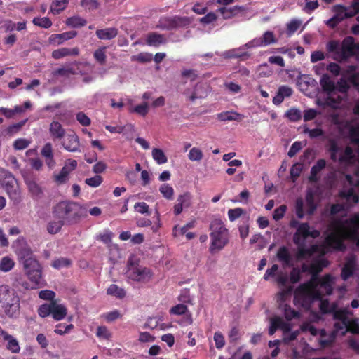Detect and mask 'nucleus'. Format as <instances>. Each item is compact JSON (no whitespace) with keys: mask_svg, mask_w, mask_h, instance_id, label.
I'll use <instances>...</instances> for the list:
<instances>
[{"mask_svg":"<svg viewBox=\"0 0 359 359\" xmlns=\"http://www.w3.org/2000/svg\"><path fill=\"white\" fill-rule=\"evenodd\" d=\"M328 230L330 232L323 242L325 248L342 252L346 250L344 240L355 241L359 247V213H355L344 220L332 221Z\"/></svg>","mask_w":359,"mask_h":359,"instance_id":"1","label":"nucleus"},{"mask_svg":"<svg viewBox=\"0 0 359 359\" xmlns=\"http://www.w3.org/2000/svg\"><path fill=\"white\" fill-rule=\"evenodd\" d=\"M53 213L67 225L77 224L88 216V211L85 207L72 201L59 202L55 206Z\"/></svg>","mask_w":359,"mask_h":359,"instance_id":"2","label":"nucleus"},{"mask_svg":"<svg viewBox=\"0 0 359 359\" xmlns=\"http://www.w3.org/2000/svg\"><path fill=\"white\" fill-rule=\"evenodd\" d=\"M0 308L4 315L9 318H16L20 315V297L8 285H0Z\"/></svg>","mask_w":359,"mask_h":359,"instance_id":"3","label":"nucleus"},{"mask_svg":"<svg viewBox=\"0 0 359 359\" xmlns=\"http://www.w3.org/2000/svg\"><path fill=\"white\" fill-rule=\"evenodd\" d=\"M211 231L210 233V244L209 251L212 255L223 250L229 243V234L223 222L219 219H215L210 225Z\"/></svg>","mask_w":359,"mask_h":359,"instance_id":"4","label":"nucleus"},{"mask_svg":"<svg viewBox=\"0 0 359 359\" xmlns=\"http://www.w3.org/2000/svg\"><path fill=\"white\" fill-rule=\"evenodd\" d=\"M37 313L42 318L50 316L55 320L60 321L67 316V308L57 301L50 302L40 305L37 309Z\"/></svg>","mask_w":359,"mask_h":359,"instance_id":"5","label":"nucleus"},{"mask_svg":"<svg viewBox=\"0 0 359 359\" xmlns=\"http://www.w3.org/2000/svg\"><path fill=\"white\" fill-rule=\"evenodd\" d=\"M321 298V294L311 287L309 283L301 284L294 292V302L301 304L303 307H308L311 304Z\"/></svg>","mask_w":359,"mask_h":359,"instance_id":"6","label":"nucleus"},{"mask_svg":"<svg viewBox=\"0 0 359 359\" xmlns=\"http://www.w3.org/2000/svg\"><path fill=\"white\" fill-rule=\"evenodd\" d=\"M128 277L137 282H147L150 280L152 273L147 267L140 266H128Z\"/></svg>","mask_w":359,"mask_h":359,"instance_id":"7","label":"nucleus"},{"mask_svg":"<svg viewBox=\"0 0 359 359\" xmlns=\"http://www.w3.org/2000/svg\"><path fill=\"white\" fill-rule=\"evenodd\" d=\"M358 49L359 46L355 43L353 37H345L342 41L341 48L339 52L341 60H345L355 55Z\"/></svg>","mask_w":359,"mask_h":359,"instance_id":"8","label":"nucleus"},{"mask_svg":"<svg viewBox=\"0 0 359 359\" xmlns=\"http://www.w3.org/2000/svg\"><path fill=\"white\" fill-rule=\"evenodd\" d=\"M61 145L64 149L69 152L81 151L79 138L74 132L65 135L61 140Z\"/></svg>","mask_w":359,"mask_h":359,"instance_id":"9","label":"nucleus"},{"mask_svg":"<svg viewBox=\"0 0 359 359\" xmlns=\"http://www.w3.org/2000/svg\"><path fill=\"white\" fill-rule=\"evenodd\" d=\"M0 182L9 196L16 194L15 189L16 180L11 172L4 169H0Z\"/></svg>","mask_w":359,"mask_h":359,"instance_id":"10","label":"nucleus"},{"mask_svg":"<svg viewBox=\"0 0 359 359\" xmlns=\"http://www.w3.org/2000/svg\"><path fill=\"white\" fill-rule=\"evenodd\" d=\"M78 34L76 31L72 30L61 34H53L48 38V43L51 45L59 46L65 41L70 40Z\"/></svg>","mask_w":359,"mask_h":359,"instance_id":"11","label":"nucleus"},{"mask_svg":"<svg viewBox=\"0 0 359 359\" xmlns=\"http://www.w3.org/2000/svg\"><path fill=\"white\" fill-rule=\"evenodd\" d=\"M191 196L189 192L180 195L177 199V203L174 205L173 211L175 215H179L183 210V208H189L191 205Z\"/></svg>","mask_w":359,"mask_h":359,"instance_id":"12","label":"nucleus"},{"mask_svg":"<svg viewBox=\"0 0 359 359\" xmlns=\"http://www.w3.org/2000/svg\"><path fill=\"white\" fill-rule=\"evenodd\" d=\"M326 166V161L323 158L317 161L311 169L310 175L308 177L309 182L311 183H316L319 181L320 177L318 175L322 170Z\"/></svg>","mask_w":359,"mask_h":359,"instance_id":"13","label":"nucleus"},{"mask_svg":"<svg viewBox=\"0 0 359 359\" xmlns=\"http://www.w3.org/2000/svg\"><path fill=\"white\" fill-rule=\"evenodd\" d=\"M49 133L53 141L61 140L66 135L65 128L58 121L50 123Z\"/></svg>","mask_w":359,"mask_h":359,"instance_id":"14","label":"nucleus"},{"mask_svg":"<svg viewBox=\"0 0 359 359\" xmlns=\"http://www.w3.org/2000/svg\"><path fill=\"white\" fill-rule=\"evenodd\" d=\"M320 85L323 92L330 95L336 90L335 83L327 74H323L320 79Z\"/></svg>","mask_w":359,"mask_h":359,"instance_id":"15","label":"nucleus"},{"mask_svg":"<svg viewBox=\"0 0 359 359\" xmlns=\"http://www.w3.org/2000/svg\"><path fill=\"white\" fill-rule=\"evenodd\" d=\"M79 48L78 47L73 48L72 49L68 48H62L55 50L52 52V57L55 60H59L62 57L69 55H79Z\"/></svg>","mask_w":359,"mask_h":359,"instance_id":"16","label":"nucleus"},{"mask_svg":"<svg viewBox=\"0 0 359 359\" xmlns=\"http://www.w3.org/2000/svg\"><path fill=\"white\" fill-rule=\"evenodd\" d=\"M278 259L283 263L284 266H292V256L289 252V250L285 246H281L278 250L276 254Z\"/></svg>","mask_w":359,"mask_h":359,"instance_id":"17","label":"nucleus"},{"mask_svg":"<svg viewBox=\"0 0 359 359\" xmlns=\"http://www.w3.org/2000/svg\"><path fill=\"white\" fill-rule=\"evenodd\" d=\"M95 34L100 40H111L118 35V29L115 27L97 29Z\"/></svg>","mask_w":359,"mask_h":359,"instance_id":"18","label":"nucleus"},{"mask_svg":"<svg viewBox=\"0 0 359 359\" xmlns=\"http://www.w3.org/2000/svg\"><path fill=\"white\" fill-rule=\"evenodd\" d=\"M165 42L166 39L163 34L151 32L147 35V43L149 46H158Z\"/></svg>","mask_w":359,"mask_h":359,"instance_id":"19","label":"nucleus"},{"mask_svg":"<svg viewBox=\"0 0 359 359\" xmlns=\"http://www.w3.org/2000/svg\"><path fill=\"white\" fill-rule=\"evenodd\" d=\"M4 339L8 341L7 348L13 353H18L20 351L18 341L13 336L10 335L8 332H5L1 336Z\"/></svg>","mask_w":359,"mask_h":359,"instance_id":"20","label":"nucleus"},{"mask_svg":"<svg viewBox=\"0 0 359 359\" xmlns=\"http://www.w3.org/2000/svg\"><path fill=\"white\" fill-rule=\"evenodd\" d=\"M355 270V262L353 260H348L343 266L341 272V278L344 280H348L353 274Z\"/></svg>","mask_w":359,"mask_h":359,"instance_id":"21","label":"nucleus"},{"mask_svg":"<svg viewBox=\"0 0 359 359\" xmlns=\"http://www.w3.org/2000/svg\"><path fill=\"white\" fill-rule=\"evenodd\" d=\"M26 183L28 187V189L34 198L39 199L42 198L43 194V191L41 187L36 182L33 180H27Z\"/></svg>","mask_w":359,"mask_h":359,"instance_id":"22","label":"nucleus"},{"mask_svg":"<svg viewBox=\"0 0 359 359\" xmlns=\"http://www.w3.org/2000/svg\"><path fill=\"white\" fill-rule=\"evenodd\" d=\"M76 74V69L71 66L62 67L54 70L52 72V75L53 76H63V77H69L71 75H75Z\"/></svg>","mask_w":359,"mask_h":359,"instance_id":"23","label":"nucleus"},{"mask_svg":"<svg viewBox=\"0 0 359 359\" xmlns=\"http://www.w3.org/2000/svg\"><path fill=\"white\" fill-rule=\"evenodd\" d=\"M207 95V91L204 89V85L203 83H197L195 86L194 91L191 96L189 97V100L192 102L195 101L196 99H201L205 97Z\"/></svg>","mask_w":359,"mask_h":359,"instance_id":"24","label":"nucleus"},{"mask_svg":"<svg viewBox=\"0 0 359 359\" xmlns=\"http://www.w3.org/2000/svg\"><path fill=\"white\" fill-rule=\"evenodd\" d=\"M286 325V323L280 317H273L270 320V327L269 329V334L273 335L278 329Z\"/></svg>","mask_w":359,"mask_h":359,"instance_id":"25","label":"nucleus"},{"mask_svg":"<svg viewBox=\"0 0 359 359\" xmlns=\"http://www.w3.org/2000/svg\"><path fill=\"white\" fill-rule=\"evenodd\" d=\"M87 21L80 16H72L66 20V25L69 27L76 28L81 27L86 25Z\"/></svg>","mask_w":359,"mask_h":359,"instance_id":"26","label":"nucleus"},{"mask_svg":"<svg viewBox=\"0 0 359 359\" xmlns=\"http://www.w3.org/2000/svg\"><path fill=\"white\" fill-rule=\"evenodd\" d=\"M69 3V0H54L50 6V10L54 14H59L64 11Z\"/></svg>","mask_w":359,"mask_h":359,"instance_id":"27","label":"nucleus"},{"mask_svg":"<svg viewBox=\"0 0 359 359\" xmlns=\"http://www.w3.org/2000/svg\"><path fill=\"white\" fill-rule=\"evenodd\" d=\"M106 49L107 47H100L93 53V57L100 65H104L107 61V55H106Z\"/></svg>","mask_w":359,"mask_h":359,"instance_id":"28","label":"nucleus"},{"mask_svg":"<svg viewBox=\"0 0 359 359\" xmlns=\"http://www.w3.org/2000/svg\"><path fill=\"white\" fill-rule=\"evenodd\" d=\"M107 293L109 295L116 297L118 299H123L126 296L124 290L115 284H111L107 288Z\"/></svg>","mask_w":359,"mask_h":359,"instance_id":"29","label":"nucleus"},{"mask_svg":"<svg viewBox=\"0 0 359 359\" xmlns=\"http://www.w3.org/2000/svg\"><path fill=\"white\" fill-rule=\"evenodd\" d=\"M306 203L307 209V214L309 215H313L315 210L317 208V205L314 201L313 194L311 191H308L306 195Z\"/></svg>","mask_w":359,"mask_h":359,"instance_id":"30","label":"nucleus"},{"mask_svg":"<svg viewBox=\"0 0 359 359\" xmlns=\"http://www.w3.org/2000/svg\"><path fill=\"white\" fill-rule=\"evenodd\" d=\"M152 157L154 160L159 165L164 164L168 161L167 156L161 149L154 148L152 150Z\"/></svg>","mask_w":359,"mask_h":359,"instance_id":"31","label":"nucleus"},{"mask_svg":"<svg viewBox=\"0 0 359 359\" xmlns=\"http://www.w3.org/2000/svg\"><path fill=\"white\" fill-rule=\"evenodd\" d=\"M241 11V8L235 6L232 8H226L225 7L220 8L219 11L222 14L224 19H229L236 15L239 11Z\"/></svg>","mask_w":359,"mask_h":359,"instance_id":"32","label":"nucleus"},{"mask_svg":"<svg viewBox=\"0 0 359 359\" xmlns=\"http://www.w3.org/2000/svg\"><path fill=\"white\" fill-rule=\"evenodd\" d=\"M319 285L320 287H324L327 290V293L330 294L332 290V277L330 274H326L323 276L318 280Z\"/></svg>","mask_w":359,"mask_h":359,"instance_id":"33","label":"nucleus"},{"mask_svg":"<svg viewBox=\"0 0 359 359\" xmlns=\"http://www.w3.org/2000/svg\"><path fill=\"white\" fill-rule=\"evenodd\" d=\"M65 224L64 221L62 219L58 221H51L47 226V231L50 234H56L61 230L62 226Z\"/></svg>","mask_w":359,"mask_h":359,"instance_id":"34","label":"nucleus"},{"mask_svg":"<svg viewBox=\"0 0 359 359\" xmlns=\"http://www.w3.org/2000/svg\"><path fill=\"white\" fill-rule=\"evenodd\" d=\"M27 275L32 283H34L36 285L39 286L41 283L42 278L41 267L33 271H30V272H28Z\"/></svg>","mask_w":359,"mask_h":359,"instance_id":"35","label":"nucleus"},{"mask_svg":"<svg viewBox=\"0 0 359 359\" xmlns=\"http://www.w3.org/2000/svg\"><path fill=\"white\" fill-rule=\"evenodd\" d=\"M244 45L239 48H235L228 50L225 54L226 57L229 58H240L243 57H249L250 55L248 52H242L244 48Z\"/></svg>","mask_w":359,"mask_h":359,"instance_id":"36","label":"nucleus"},{"mask_svg":"<svg viewBox=\"0 0 359 359\" xmlns=\"http://www.w3.org/2000/svg\"><path fill=\"white\" fill-rule=\"evenodd\" d=\"M333 315V319L339 321L348 322V318H347V312L345 309H337V305L336 304L333 309V311L331 312Z\"/></svg>","mask_w":359,"mask_h":359,"instance_id":"37","label":"nucleus"},{"mask_svg":"<svg viewBox=\"0 0 359 359\" xmlns=\"http://www.w3.org/2000/svg\"><path fill=\"white\" fill-rule=\"evenodd\" d=\"M261 39L264 47L271 44L276 43L278 41L274 33L271 31L265 32L261 36Z\"/></svg>","mask_w":359,"mask_h":359,"instance_id":"38","label":"nucleus"},{"mask_svg":"<svg viewBox=\"0 0 359 359\" xmlns=\"http://www.w3.org/2000/svg\"><path fill=\"white\" fill-rule=\"evenodd\" d=\"M32 22L34 25L44 29H48L53 25L52 21L48 17H36L33 19Z\"/></svg>","mask_w":359,"mask_h":359,"instance_id":"39","label":"nucleus"},{"mask_svg":"<svg viewBox=\"0 0 359 359\" xmlns=\"http://www.w3.org/2000/svg\"><path fill=\"white\" fill-rule=\"evenodd\" d=\"M14 266V261L9 257H4L0 261V270L2 271H10Z\"/></svg>","mask_w":359,"mask_h":359,"instance_id":"40","label":"nucleus"},{"mask_svg":"<svg viewBox=\"0 0 359 359\" xmlns=\"http://www.w3.org/2000/svg\"><path fill=\"white\" fill-rule=\"evenodd\" d=\"M23 264L26 273H28V272H30V271H33L41 267L37 259L34 257L32 259H27V260L24 261Z\"/></svg>","mask_w":359,"mask_h":359,"instance_id":"41","label":"nucleus"},{"mask_svg":"<svg viewBox=\"0 0 359 359\" xmlns=\"http://www.w3.org/2000/svg\"><path fill=\"white\" fill-rule=\"evenodd\" d=\"M80 5L85 11H93L99 8L100 3L97 0H81Z\"/></svg>","mask_w":359,"mask_h":359,"instance_id":"42","label":"nucleus"},{"mask_svg":"<svg viewBox=\"0 0 359 359\" xmlns=\"http://www.w3.org/2000/svg\"><path fill=\"white\" fill-rule=\"evenodd\" d=\"M159 191L166 199L172 200L173 198L174 189L170 184H163L159 188Z\"/></svg>","mask_w":359,"mask_h":359,"instance_id":"43","label":"nucleus"},{"mask_svg":"<svg viewBox=\"0 0 359 359\" xmlns=\"http://www.w3.org/2000/svg\"><path fill=\"white\" fill-rule=\"evenodd\" d=\"M354 158L353 151L351 147H346L343 154L339 156L340 163H350Z\"/></svg>","mask_w":359,"mask_h":359,"instance_id":"44","label":"nucleus"},{"mask_svg":"<svg viewBox=\"0 0 359 359\" xmlns=\"http://www.w3.org/2000/svg\"><path fill=\"white\" fill-rule=\"evenodd\" d=\"M152 54L148 53H140L131 56V61H137L140 63L149 62L152 60Z\"/></svg>","mask_w":359,"mask_h":359,"instance_id":"45","label":"nucleus"},{"mask_svg":"<svg viewBox=\"0 0 359 359\" xmlns=\"http://www.w3.org/2000/svg\"><path fill=\"white\" fill-rule=\"evenodd\" d=\"M72 260L66 257H60L54 260L52 266L55 269H60L64 267H69L72 265Z\"/></svg>","mask_w":359,"mask_h":359,"instance_id":"46","label":"nucleus"},{"mask_svg":"<svg viewBox=\"0 0 359 359\" xmlns=\"http://www.w3.org/2000/svg\"><path fill=\"white\" fill-rule=\"evenodd\" d=\"M239 116V114L230 111L222 112L217 114V118L221 121H236Z\"/></svg>","mask_w":359,"mask_h":359,"instance_id":"47","label":"nucleus"},{"mask_svg":"<svg viewBox=\"0 0 359 359\" xmlns=\"http://www.w3.org/2000/svg\"><path fill=\"white\" fill-rule=\"evenodd\" d=\"M74 328V325L69 324L65 325V323H58L55 325L54 332L59 335H63L69 333Z\"/></svg>","mask_w":359,"mask_h":359,"instance_id":"48","label":"nucleus"},{"mask_svg":"<svg viewBox=\"0 0 359 359\" xmlns=\"http://www.w3.org/2000/svg\"><path fill=\"white\" fill-rule=\"evenodd\" d=\"M69 171L67 170V168H62L59 174L55 175L54 180L58 184H62L67 182Z\"/></svg>","mask_w":359,"mask_h":359,"instance_id":"49","label":"nucleus"},{"mask_svg":"<svg viewBox=\"0 0 359 359\" xmlns=\"http://www.w3.org/2000/svg\"><path fill=\"white\" fill-rule=\"evenodd\" d=\"M203 157V154L202 151L197 147L191 149L188 154V158L191 161H200Z\"/></svg>","mask_w":359,"mask_h":359,"instance_id":"50","label":"nucleus"},{"mask_svg":"<svg viewBox=\"0 0 359 359\" xmlns=\"http://www.w3.org/2000/svg\"><path fill=\"white\" fill-rule=\"evenodd\" d=\"M174 27L175 29L185 27L188 26L191 21L188 17H180V16H175L174 17Z\"/></svg>","mask_w":359,"mask_h":359,"instance_id":"51","label":"nucleus"},{"mask_svg":"<svg viewBox=\"0 0 359 359\" xmlns=\"http://www.w3.org/2000/svg\"><path fill=\"white\" fill-rule=\"evenodd\" d=\"M297 247V257L299 259H304L307 256H311L313 252V249L306 248L305 243Z\"/></svg>","mask_w":359,"mask_h":359,"instance_id":"52","label":"nucleus"},{"mask_svg":"<svg viewBox=\"0 0 359 359\" xmlns=\"http://www.w3.org/2000/svg\"><path fill=\"white\" fill-rule=\"evenodd\" d=\"M284 315L287 320L299 317V313L287 304H285L284 306Z\"/></svg>","mask_w":359,"mask_h":359,"instance_id":"53","label":"nucleus"},{"mask_svg":"<svg viewBox=\"0 0 359 359\" xmlns=\"http://www.w3.org/2000/svg\"><path fill=\"white\" fill-rule=\"evenodd\" d=\"M287 117L292 122L298 121L302 118V112L296 108H291L286 112Z\"/></svg>","mask_w":359,"mask_h":359,"instance_id":"54","label":"nucleus"},{"mask_svg":"<svg viewBox=\"0 0 359 359\" xmlns=\"http://www.w3.org/2000/svg\"><path fill=\"white\" fill-rule=\"evenodd\" d=\"M340 196L348 201L353 200L354 203H357L358 201V197L355 194L354 189L353 188H350L348 190L341 191Z\"/></svg>","mask_w":359,"mask_h":359,"instance_id":"55","label":"nucleus"},{"mask_svg":"<svg viewBox=\"0 0 359 359\" xmlns=\"http://www.w3.org/2000/svg\"><path fill=\"white\" fill-rule=\"evenodd\" d=\"M336 90L341 93H346L348 91L350 88L349 83H348L347 80L341 78L337 83H335Z\"/></svg>","mask_w":359,"mask_h":359,"instance_id":"56","label":"nucleus"},{"mask_svg":"<svg viewBox=\"0 0 359 359\" xmlns=\"http://www.w3.org/2000/svg\"><path fill=\"white\" fill-rule=\"evenodd\" d=\"M56 294L55 292L49 290H41L39 293V297L41 299L50 301V302H56L55 299Z\"/></svg>","mask_w":359,"mask_h":359,"instance_id":"57","label":"nucleus"},{"mask_svg":"<svg viewBox=\"0 0 359 359\" xmlns=\"http://www.w3.org/2000/svg\"><path fill=\"white\" fill-rule=\"evenodd\" d=\"M309 225L307 222L301 223L297 229L296 233L301 236L303 240L309 238Z\"/></svg>","mask_w":359,"mask_h":359,"instance_id":"58","label":"nucleus"},{"mask_svg":"<svg viewBox=\"0 0 359 359\" xmlns=\"http://www.w3.org/2000/svg\"><path fill=\"white\" fill-rule=\"evenodd\" d=\"M18 255L23 263L25 260H27V259H32L34 257L31 249L27 247L21 248L18 250Z\"/></svg>","mask_w":359,"mask_h":359,"instance_id":"59","label":"nucleus"},{"mask_svg":"<svg viewBox=\"0 0 359 359\" xmlns=\"http://www.w3.org/2000/svg\"><path fill=\"white\" fill-rule=\"evenodd\" d=\"M347 323V332L355 334H359V320L358 318L348 320Z\"/></svg>","mask_w":359,"mask_h":359,"instance_id":"60","label":"nucleus"},{"mask_svg":"<svg viewBox=\"0 0 359 359\" xmlns=\"http://www.w3.org/2000/svg\"><path fill=\"white\" fill-rule=\"evenodd\" d=\"M335 305V303L330 304L327 299H324L320 302L319 307L323 313H331Z\"/></svg>","mask_w":359,"mask_h":359,"instance_id":"61","label":"nucleus"},{"mask_svg":"<svg viewBox=\"0 0 359 359\" xmlns=\"http://www.w3.org/2000/svg\"><path fill=\"white\" fill-rule=\"evenodd\" d=\"M102 181L103 178L100 175H96L93 177L86 178L85 180V183L88 186L95 188L99 187L102 184Z\"/></svg>","mask_w":359,"mask_h":359,"instance_id":"62","label":"nucleus"},{"mask_svg":"<svg viewBox=\"0 0 359 359\" xmlns=\"http://www.w3.org/2000/svg\"><path fill=\"white\" fill-rule=\"evenodd\" d=\"M245 212L244 210L241 208H236L234 209H229L228 210V217L230 221L233 222L239 218Z\"/></svg>","mask_w":359,"mask_h":359,"instance_id":"63","label":"nucleus"},{"mask_svg":"<svg viewBox=\"0 0 359 359\" xmlns=\"http://www.w3.org/2000/svg\"><path fill=\"white\" fill-rule=\"evenodd\" d=\"M301 21L298 20H292L287 24V33L288 35H292L295 32L297 31L300 27Z\"/></svg>","mask_w":359,"mask_h":359,"instance_id":"64","label":"nucleus"}]
</instances>
